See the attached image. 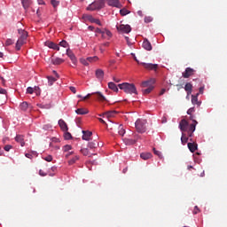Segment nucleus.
<instances>
[{
	"instance_id": "nucleus-1",
	"label": "nucleus",
	"mask_w": 227,
	"mask_h": 227,
	"mask_svg": "<svg viewBox=\"0 0 227 227\" xmlns=\"http://www.w3.org/2000/svg\"><path fill=\"white\" fill-rule=\"evenodd\" d=\"M118 88H120V90H123L124 93L137 95V89L134 83L123 82L119 84Z\"/></svg>"
},
{
	"instance_id": "nucleus-2",
	"label": "nucleus",
	"mask_w": 227,
	"mask_h": 227,
	"mask_svg": "<svg viewBox=\"0 0 227 227\" xmlns=\"http://www.w3.org/2000/svg\"><path fill=\"white\" fill-rule=\"evenodd\" d=\"M18 33L20 35L16 43V51H20L22 45H24L27 42V32L23 29H19Z\"/></svg>"
},
{
	"instance_id": "nucleus-3",
	"label": "nucleus",
	"mask_w": 227,
	"mask_h": 227,
	"mask_svg": "<svg viewBox=\"0 0 227 227\" xmlns=\"http://www.w3.org/2000/svg\"><path fill=\"white\" fill-rule=\"evenodd\" d=\"M135 127L137 132L145 134V132H146V120L138 119L135 122Z\"/></svg>"
},
{
	"instance_id": "nucleus-4",
	"label": "nucleus",
	"mask_w": 227,
	"mask_h": 227,
	"mask_svg": "<svg viewBox=\"0 0 227 227\" xmlns=\"http://www.w3.org/2000/svg\"><path fill=\"white\" fill-rule=\"evenodd\" d=\"M104 8V2H94L90 4L88 7L87 10L89 12H95V10H102Z\"/></svg>"
},
{
	"instance_id": "nucleus-5",
	"label": "nucleus",
	"mask_w": 227,
	"mask_h": 227,
	"mask_svg": "<svg viewBox=\"0 0 227 227\" xmlns=\"http://www.w3.org/2000/svg\"><path fill=\"white\" fill-rule=\"evenodd\" d=\"M91 95H96V97H97L98 100H99V102H106L107 100L106 98V97L101 94V92H93L91 94L89 93L85 97L82 98V100H88V98H90V97H91Z\"/></svg>"
},
{
	"instance_id": "nucleus-6",
	"label": "nucleus",
	"mask_w": 227,
	"mask_h": 227,
	"mask_svg": "<svg viewBox=\"0 0 227 227\" xmlns=\"http://www.w3.org/2000/svg\"><path fill=\"white\" fill-rule=\"evenodd\" d=\"M116 27L119 33H125L126 35H129V33L132 31V27H130V25L121 24V25H117Z\"/></svg>"
},
{
	"instance_id": "nucleus-7",
	"label": "nucleus",
	"mask_w": 227,
	"mask_h": 227,
	"mask_svg": "<svg viewBox=\"0 0 227 227\" xmlns=\"http://www.w3.org/2000/svg\"><path fill=\"white\" fill-rule=\"evenodd\" d=\"M140 65H142V67H144L145 70H153V72H157V70L159 69L158 64L141 62Z\"/></svg>"
},
{
	"instance_id": "nucleus-8",
	"label": "nucleus",
	"mask_w": 227,
	"mask_h": 227,
	"mask_svg": "<svg viewBox=\"0 0 227 227\" xmlns=\"http://www.w3.org/2000/svg\"><path fill=\"white\" fill-rule=\"evenodd\" d=\"M179 129L181 132H183V134L184 132H187V129H189V122L187 121V120H181V121L179 122Z\"/></svg>"
},
{
	"instance_id": "nucleus-9",
	"label": "nucleus",
	"mask_w": 227,
	"mask_h": 227,
	"mask_svg": "<svg viewBox=\"0 0 227 227\" xmlns=\"http://www.w3.org/2000/svg\"><path fill=\"white\" fill-rule=\"evenodd\" d=\"M67 56H68V58L71 59L73 65H74V67H77V58L75 57L72 50H70V48L67 50Z\"/></svg>"
},
{
	"instance_id": "nucleus-10",
	"label": "nucleus",
	"mask_w": 227,
	"mask_h": 227,
	"mask_svg": "<svg viewBox=\"0 0 227 227\" xmlns=\"http://www.w3.org/2000/svg\"><path fill=\"white\" fill-rule=\"evenodd\" d=\"M194 72H196V70H194L193 68L186 67L185 71L183 73V77L184 79H189V77L194 75Z\"/></svg>"
},
{
	"instance_id": "nucleus-11",
	"label": "nucleus",
	"mask_w": 227,
	"mask_h": 227,
	"mask_svg": "<svg viewBox=\"0 0 227 227\" xmlns=\"http://www.w3.org/2000/svg\"><path fill=\"white\" fill-rule=\"evenodd\" d=\"M59 125L63 132H68V125H67L63 119L59 120Z\"/></svg>"
},
{
	"instance_id": "nucleus-12",
	"label": "nucleus",
	"mask_w": 227,
	"mask_h": 227,
	"mask_svg": "<svg viewBox=\"0 0 227 227\" xmlns=\"http://www.w3.org/2000/svg\"><path fill=\"white\" fill-rule=\"evenodd\" d=\"M143 49L145 51H152V43L148 41V39H144L143 44H142Z\"/></svg>"
},
{
	"instance_id": "nucleus-13",
	"label": "nucleus",
	"mask_w": 227,
	"mask_h": 227,
	"mask_svg": "<svg viewBox=\"0 0 227 227\" xmlns=\"http://www.w3.org/2000/svg\"><path fill=\"white\" fill-rule=\"evenodd\" d=\"M82 139L83 141H90V137H91V136H93V133L91 131L89 130H82Z\"/></svg>"
},
{
	"instance_id": "nucleus-14",
	"label": "nucleus",
	"mask_w": 227,
	"mask_h": 227,
	"mask_svg": "<svg viewBox=\"0 0 227 227\" xmlns=\"http://www.w3.org/2000/svg\"><path fill=\"white\" fill-rule=\"evenodd\" d=\"M95 75L98 81H104V70L97 69L95 72Z\"/></svg>"
},
{
	"instance_id": "nucleus-15",
	"label": "nucleus",
	"mask_w": 227,
	"mask_h": 227,
	"mask_svg": "<svg viewBox=\"0 0 227 227\" xmlns=\"http://www.w3.org/2000/svg\"><path fill=\"white\" fill-rule=\"evenodd\" d=\"M29 107H31V105H29L26 101L20 103V111H23L24 113H26V111H27V109H29Z\"/></svg>"
},
{
	"instance_id": "nucleus-16",
	"label": "nucleus",
	"mask_w": 227,
	"mask_h": 227,
	"mask_svg": "<svg viewBox=\"0 0 227 227\" xmlns=\"http://www.w3.org/2000/svg\"><path fill=\"white\" fill-rule=\"evenodd\" d=\"M198 97H200V93H197L195 96L192 95V104L193 106H201V102L198 101Z\"/></svg>"
},
{
	"instance_id": "nucleus-17",
	"label": "nucleus",
	"mask_w": 227,
	"mask_h": 227,
	"mask_svg": "<svg viewBox=\"0 0 227 227\" xmlns=\"http://www.w3.org/2000/svg\"><path fill=\"white\" fill-rule=\"evenodd\" d=\"M47 47H49V49H53V51H59V45L56 44L53 42H48L46 43Z\"/></svg>"
},
{
	"instance_id": "nucleus-18",
	"label": "nucleus",
	"mask_w": 227,
	"mask_h": 227,
	"mask_svg": "<svg viewBox=\"0 0 227 227\" xmlns=\"http://www.w3.org/2000/svg\"><path fill=\"white\" fill-rule=\"evenodd\" d=\"M188 148L192 153H194L198 150V144L196 143H188Z\"/></svg>"
},
{
	"instance_id": "nucleus-19",
	"label": "nucleus",
	"mask_w": 227,
	"mask_h": 227,
	"mask_svg": "<svg viewBox=\"0 0 227 227\" xmlns=\"http://www.w3.org/2000/svg\"><path fill=\"white\" fill-rule=\"evenodd\" d=\"M155 82V80H148L142 82V88H150V86H153V84Z\"/></svg>"
},
{
	"instance_id": "nucleus-20",
	"label": "nucleus",
	"mask_w": 227,
	"mask_h": 227,
	"mask_svg": "<svg viewBox=\"0 0 227 227\" xmlns=\"http://www.w3.org/2000/svg\"><path fill=\"white\" fill-rule=\"evenodd\" d=\"M184 90L187 92L188 97L192 93V85L191 84V82H187L185 84Z\"/></svg>"
},
{
	"instance_id": "nucleus-21",
	"label": "nucleus",
	"mask_w": 227,
	"mask_h": 227,
	"mask_svg": "<svg viewBox=\"0 0 227 227\" xmlns=\"http://www.w3.org/2000/svg\"><path fill=\"white\" fill-rule=\"evenodd\" d=\"M52 65H61V63H65V59L61 58H53L51 59Z\"/></svg>"
},
{
	"instance_id": "nucleus-22",
	"label": "nucleus",
	"mask_w": 227,
	"mask_h": 227,
	"mask_svg": "<svg viewBox=\"0 0 227 227\" xmlns=\"http://www.w3.org/2000/svg\"><path fill=\"white\" fill-rule=\"evenodd\" d=\"M21 4L24 10L27 11L29 6H31V0H21Z\"/></svg>"
},
{
	"instance_id": "nucleus-23",
	"label": "nucleus",
	"mask_w": 227,
	"mask_h": 227,
	"mask_svg": "<svg viewBox=\"0 0 227 227\" xmlns=\"http://www.w3.org/2000/svg\"><path fill=\"white\" fill-rule=\"evenodd\" d=\"M15 141H17V143H20L21 146H24V145H26V143L24 142V136L22 135H17L15 137Z\"/></svg>"
},
{
	"instance_id": "nucleus-24",
	"label": "nucleus",
	"mask_w": 227,
	"mask_h": 227,
	"mask_svg": "<svg viewBox=\"0 0 227 227\" xmlns=\"http://www.w3.org/2000/svg\"><path fill=\"white\" fill-rule=\"evenodd\" d=\"M198 124V121L193 120V122L188 126V131L194 132L196 130V125Z\"/></svg>"
},
{
	"instance_id": "nucleus-25",
	"label": "nucleus",
	"mask_w": 227,
	"mask_h": 227,
	"mask_svg": "<svg viewBox=\"0 0 227 227\" xmlns=\"http://www.w3.org/2000/svg\"><path fill=\"white\" fill-rule=\"evenodd\" d=\"M140 157L144 160H148V159H152V153H142L140 154Z\"/></svg>"
},
{
	"instance_id": "nucleus-26",
	"label": "nucleus",
	"mask_w": 227,
	"mask_h": 227,
	"mask_svg": "<svg viewBox=\"0 0 227 227\" xmlns=\"http://www.w3.org/2000/svg\"><path fill=\"white\" fill-rule=\"evenodd\" d=\"M76 114H88V113H90V111H88V109L86 108H78L75 110Z\"/></svg>"
},
{
	"instance_id": "nucleus-27",
	"label": "nucleus",
	"mask_w": 227,
	"mask_h": 227,
	"mask_svg": "<svg viewBox=\"0 0 227 227\" xmlns=\"http://www.w3.org/2000/svg\"><path fill=\"white\" fill-rule=\"evenodd\" d=\"M108 88L109 90H112L113 91H115L116 93H118V87L115 85L114 82H108Z\"/></svg>"
},
{
	"instance_id": "nucleus-28",
	"label": "nucleus",
	"mask_w": 227,
	"mask_h": 227,
	"mask_svg": "<svg viewBox=\"0 0 227 227\" xmlns=\"http://www.w3.org/2000/svg\"><path fill=\"white\" fill-rule=\"evenodd\" d=\"M123 142L125 145H136V140L131 138H123Z\"/></svg>"
},
{
	"instance_id": "nucleus-29",
	"label": "nucleus",
	"mask_w": 227,
	"mask_h": 227,
	"mask_svg": "<svg viewBox=\"0 0 227 227\" xmlns=\"http://www.w3.org/2000/svg\"><path fill=\"white\" fill-rule=\"evenodd\" d=\"M109 6L118 7L120 5V1L118 0H108Z\"/></svg>"
},
{
	"instance_id": "nucleus-30",
	"label": "nucleus",
	"mask_w": 227,
	"mask_h": 227,
	"mask_svg": "<svg viewBox=\"0 0 227 227\" xmlns=\"http://www.w3.org/2000/svg\"><path fill=\"white\" fill-rule=\"evenodd\" d=\"M77 160H79V155H75L74 157H73L71 160H68L69 166L75 164V162H77Z\"/></svg>"
},
{
	"instance_id": "nucleus-31",
	"label": "nucleus",
	"mask_w": 227,
	"mask_h": 227,
	"mask_svg": "<svg viewBox=\"0 0 227 227\" xmlns=\"http://www.w3.org/2000/svg\"><path fill=\"white\" fill-rule=\"evenodd\" d=\"M97 146H98V142H90L89 145H88V147L90 150H93V149L97 148Z\"/></svg>"
},
{
	"instance_id": "nucleus-32",
	"label": "nucleus",
	"mask_w": 227,
	"mask_h": 227,
	"mask_svg": "<svg viewBox=\"0 0 227 227\" xmlns=\"http://www.w3.org/2000/svg\"><path fill=\"white\" fill-rule=\"evenodd\" d=\"M153 90V86L147 87V89L143 90L144 95H148L149 93H152Z\"/></svg>"
},
{
	"instance_id": "nucleus-33",
	"label": "nucleus",
	"mask_w": 227,
	"mask_h": 227,
	"mask_svg": "<svg viewBox=\"0 0 227 227\" xmlns=\"http://www.w3.org/2000/svg\"><path fill=\"white\" fill-rule=\"evenodd\" d=\"M189 141V137H185L184 133H182L181 143L182 145H185Z\"/></svg>"
},
{
	"instance_id": "nucleus-34",
	"label": "nucleus",
	"mask_w": 227,
	"mask_h": 227,
	"mask_svg": "<svg viewBox=\"0 0 227 227\" xmlns=\"http://www.w3.org/2000/svg\"><path fill=\"white\" fill-rule=\"evenodd\" d=\"M87 61L89 63H94L95 61H98V57H97V56L89 57V58H87Z\"/></svg>"
},
{
	"instance_id": "nucleus-35",
	"label": "nucleus",
	"mask_w": 227,
	"mask_h": 227,
	"mask_svg": "<svg viewBox=\"0 0 227 227\" xmlns=\"http://www.w3.org/2000/svg\"><path fill=\"white\" fill-rule=\"evenodd\" d=\"M54 82H56V78H54L52 76H48V84H49V86H52V84H54Z\"/></svg>"
},
{
	"instance_id": "nucleus-36",
	"label": "nucleus",
	"mask_w": 227,
	"mask_h": 227,
	"mask_svg": "<svg viewBox=\"0 0 227 227\" xmlns=\"http://www.w3.org/2000/svg\"><path fill=\"white\" fill-rule=\"evenodd\" d=\"M118 130L120 136H125V129H123L122 125L119 126Z\"/></svg>"
},
{
	"instance_id": "nucleus-37",
	"label": "nucleus",
	"mask_w": 227,
	"mask_h": 227,
	"mask_svg": "<svg viewBox=\"0 0 227 227\" xmlns=\"http://www.w3.org/2000/svg\"><path fill=\"white\" fill-rule=\"evenodd\" d=\"M81 153H82V155H85V156L90 155V157H91V154H90V150H88V148L82 149Z\"/></svg>"
},
{
	"instance_id": "nucleus-38",
	"label": "nucleus",
	"mask_w": 227,
	"mask_h": 227,
	"mask_svg": "<svg viewBox=\"0 0 227 227\" xmlns=\"http://www.w3.org/2000/svg\"><path fill=\"white\" fill-rule=\"evenodd\" d=\"M120 13H121V15L122 17H125V15H129V13H130V12H129V10H127V9H121V10L120 11Z\"/></svg>"
},
{
	"instance_id": "nucleus-39",
	"label": "nucleus",
	"mask_w": 227,
	"mask_h": 227,
	"mask_svg": "<svg viewBox=\"0 0 227 227\" xmlns=\"http://www.w3.org/2000/svg\"><path fill=\"white\" fill-rule=\"evenodd\" d=\"M104 33H105V36L106 38H111V36H113V34L111 33V31L107 30V29H105L103 30Z\"/></svg>"
},
{
	"instance_id": "nucleus-40",
	"label": "nucleus",
	"mask_w": 227,
	"mask_h": 227,
	"mask_svg": "<svg viewBox=\"0 0 227 227\" xmlns=\"http://www.w3.org/2000/svg\"><path fill=\"white\" fill-rule=\"evenodd\" d=\"M70 150H72V145H67L63 146V152L68 153Z\"/></svg>"
},
{
	"instance_id": "nucleus-41",
	"label": "nucleus",
	"mask_w": 227,
	"mask_h": 227,
	"mask_svg": "<svg viewBox=\"0 0 227 227\" xmlns=\"http://www.w3.org/2000/svg\"><path fill=\"white\" fill-rule=\"evenodd\" d=\"M95 33H98L99 35H102V38H106L104 30H102L100 28H96Z\"/></svg>"
},
{
	"instance_id": "nucleus-42",
	"label": "nucleus",
	"mask_w": 227,
	"mask_h": 227,
	"mask_svg": "<svg viewBox=\"0 0 227 227\" xmlns=\"http://www.w3.org/2000/svg\"><path fill=\"white\" fill-rule=\"evenodd\" d=\"M64 132H65L64 133L65 139L69 140L72 137V134L68 131H64Z\"/></svg>"
},
{
	"instance_id": "nucleus-43",
	"label": "nucleus",
	"mask_w": 227,
	"mask_h": 227,
	"mask_svg": "<svg viewBox=\"0 0 227 227\" xmlns=\"http://www.w3.org/2000/svg\"><path fill=\"white\" fill-rule=\"evenodd\" d=\"M80 63H82V65H84V67H88V65H90V63L88 62V59H81Z\"/></svg>"
},
{
	"instance_id": "nucleus-44",
	"label": "nucleus",
	"mask_w": 227,
	"mask_h": 227,
	"mask_svg": "<svg viewBox=\"0 0 227 227\" xmlns=\"http://www.w3.org/2000/svg\"><path fill=\"white\" fill-rule=\"evenodd\" d=\"M153 153L154 155H157L160 159H162V153L160 151H157L155 148H153Z\"/></svg>"
},
{
	"instance_id": "nucleus-45",
	"label": "nucleus",
	"mask_w": 227,
	"mask_h": 227,
	"mask_svg": "<svg viewBox=\"0 0 227 227\" xmlns=\"http://www.w3.org/2000/svg\"><path fill=\"white\" fill-rule=\"evenodd\" d=\"M113 114H114V112H107V113L99 114V116H106L107 118H109V116H113Z\"/></svg>"
},
{
	"instance_id": "nucleus-46",
	"label": "nucleus",
	"mask_w": 227,
	"mask_h": 227,
	"mask_svg": "<svg viewBox=\"0 0 227 227\" xmlns=\"http://www.w3.org/2000/svg\"><path fill=\"white\" fill-rule=\"evenodd\" d=\"M51 5L53 6V8H56L57 6H59V1H56V0H51Z\"/></svg>"
},
{
	"instance_id": "nucleus-47",
	"label": "nucleus",
	"mask_w": 227,
	"mask_h": 227,
	"mask_svg": "<svg viewBox=\"0 0 227 227\" xmlns=\"http://www.w3.org/2000/svg\"><path fill=\"white\" fill-rule=\"evenodd\" d=\"M60 47H64L67 48L68 47V43H67V41L63 40L59 43Z\"/></svg>"
},
{
	"instance_id": "nucleus-48",
	"label": "nucleus",
	"mask_w": 227,
	"mask_h": 227,
	"mask_svg": "<svg viewBox=\"0 0 227 227\" xmlns=\"http://www.w3.org/2000/svg\"><path fill=\"white\" fill-rule=\"evenodd\" d=\"M34 92H35V89H33V87H28L27 89V93H28L29 95H33Z\"/></svg>"
},
{
	"instance_id": "nucleus-49",
	"label": "nucleus",
	"mask_w": 227,
	"mask_h": 227,
	"mask_svg": "<svg viewBox=\"0 0 227 227\" xmlns=\"http://www.w3.org/2000/svg\"><path fill=\"white\" fill-rule=\"evenodd\" d=\"M43 159H44V160H46V162H52L51 155H48V156L44 157Z\"/></svg>"
},
{
	"instance_id": "nucleus-50",
	"label": "nucleus",
	"mask_w": 227,
	"mask_h": 227,
	"mask_svg": "<svg viewBox=\"0 0 227 227\" xmlns=\"http://www.w3.org/2000/svg\"><path fill=\"white\" fill-rule=\"evenodd\" d=\"M12 43H13V40L12 39H7L5 42V45L7 46L12 45Z\"/></svg>"
},
{
	"instance_id": "nucleus-51",
	"label": "nucleus",
	"mask_w": 227,
	"mask_h": 227,
	"mask_svg": "<svg viewBox=\"0 0 227 227\" xmlns=\"http://www.w3.org/2000/svg\"><path fill=\"white\" fill-rule=\"evenodd\" d=\"M12 146L10 145H7L4 147V149L5 150V152H10V150H12Z\"/></svg>"
},
{
	"instance_id": "nucleus-52",
	"label": "nucleus",
	"mask_w": 227,
	"mask_h": 227,
	"mask_svg": "<svg viewBox=\"0 0 227 227\" xmlns=\"http://www.w3.org/2000/svg\"><path fill=\"white\" fill-rule=\"evenodd\" d=\"M92 21L94 22V24H98V26H102V23L100 22V20H92Z\"/></svg>"
},
{
	"instance_id": "nucleus-53",
	"label": "nucleus",
	"mask_w": 227,
	"mask_h": 227,
	"mask_svg": "<svg viewBox=\"0 0 227 227\" xmlns=\"http://www.w3.org/2000/svg\"><path fill=\"white\" fill-rule=\"evenodd\" d=\"M192 113H194V107H191L190 109H188L187 114H189L191 116V114H192Z\"/></svg>"
},
{
	"instance_id": "nucleus-54",
	"label": "nucleus",
	"mask_w": 227,
	"mask_h": 227,
	"mask_svg": "<svg viewBox=\"0 0 227 227\" xmlns=\"http://www.w3.org/2000/svg\"><path fill=\"white\" fill-rule=\"evenodd\" d=\"M38 106L41 108V109H49V106L48 105H38Z\"/></svg>"
},
{
	"instance_id": "nucleus-55",
	"label": "nucleus",
	"mask_w": 227,
	"mask_h": 227,
	"mask_svg": "<svg viewBox=\"0 0 227 227\" xmlns=\"http://www.w3.org/2000/svg\"><path fill=\"white\" fill-rule=\"evenodd\" d=\"M69 90H70V91H72V93H77V90L75 89V87H69Z\"/></svg>"
},
{
	"instance_id": "nucleus-56",
	"label": "nucleus",
	"mask_w": 227,
	"mask_h": 227,
	"mask_svg": "<svg viewBox=\"0 0 227 227\" xmlns=\"http://www.w3.org/2000/svg\"><path fill=\"white\" fill-rule=\"evenodd\" d=\"M200 212V208L198 207V206H195L194 209H193V214H199Z\"/></svg>"
},
{
	"instance_id": "nucleus-57",
	"label": "nucleus",
	"mask_w": 227,
	"mask_h": 227,
	"mask_svg": "<svg viewBox=\"0 0 227 227\" xmlns=\"http://www.w3.org/2000/svg\"><path fill=\"white\" fill-rule=\"evenodd\" d=\"M0 94L1 95H6V90L0 87Z\"/></svg>"
},
{
	"instance_id": "nucleus-58",
	"label": "nucleus",
	"mask_w": 227,
	"mask_h": 227,
	"mask_svg": "<svg viewBox=\"0 0 227 227\" xmlns=\"http://www.w3.org/2000/svg\"><path fill=\"white\" fill-rule=\"evenodd\" d=\"M72 154H74V152L67 153L65 154L66 159H68V157H70V155H72Z\"/></svg>"
},
{
	"instance_id": "nucleus-59",
	"label": "nucleus",
	"mask_w": 227,
	"mask_h": 227,
	"mask_svg": "<svg viewBox=\"0 0 227 227\" xmlns=\"http://www.w3.org/2000/svg\"><path fill=\"white\" fill-rule=\"evenodd\" d=\"M125 40H126L128 45H131L130 39L129 38V36H125Z\"/></svg>"
},
{
	"instance_id": "nucleus-60",
	"label": "nucleus",
	"mask_w": 227,
	"mask_h": 227,
	"mask_svg": "<svg viewBox=\"0 0 227 227\" xmlns=\"http://www.w3.org/2000/svg\"><path fill=\"white\" fill-rule=\"evenodd\" d=\"M25 157H27V159H32L33 158V154L31 153H26Z\"/></svg>"
},
{
	"instance_id": "nucleus-61",
	"label": "nucleus",
	"mask_w": 227,
	"mask_h": 227,
	"mask_svg": "<svg viewBox=\"0 0 227 227\" xmlns=\"http://www.w3.org/2000/svg\"><path fill=\"white\" fill-rule=\"evenodd\" d=\"M87 19H88L89 20H90L91 22H93V20H95V18H93V16H91V15H89V16L87 17Z\"/></svg>"
},
{
	"instance_id": "nucleus-62",
	"label": "nucleus",
	"mask_w": 227,
	"mask_h": 227,
	"mask_svg": "<svg viewBox=\"0 0 227 227\" xmlns=\"http://www.w3.org/2000/svg\"><path fill=\"white\" fill-rule=\"evenodd\" d=\"M203 91H205V87H200L199 89V93L203 94Z\"/></svg>"
},
{
	"instance_id": "nucleus-63",
	"label": "nucleus",
	"mask_w": 227,
	"mask_h": 227,
	"mask_svg": "<svg viewBox=\"0 0 227 227\" xmlns=\"http://www.w3.org/2000/svg\"><path fill=\"white\" fill-rule=\"evenodd\" d=\"M151 20H152V18H150V17L145 18V22H146V23L150 22Z\"/></svg>"
},
{
	"instance_id": "nucleus-64",
	"label": "nucleus",
	"mask_w": 227,
	"mask_h": 227,
	"mask_svg": "<svg viewBox=\"0 0 227 227\" xmlns=\"http://www.w3.org/2000/svg\"><path fill=\"white\" fill-rule=\"evenodd\" d=\"M113 81H114V82H120V81H121V80L116 78V76H114Z\"/></svg>"
}]
</instances>
